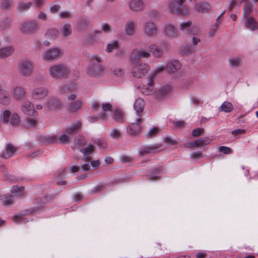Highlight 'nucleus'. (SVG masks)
I'll use <instances>...</instances> for the list:
<instances>
[{
  "label": "nucleus",
  "instance_id": "5fc2aeb1",
  "mask_svg": "<svg viewBox=\"0 0 258 258\" xmlns=\"http://www.w3.org/2000/svg\"><path fill=\"white\" fill-rule=\"evenodd\" d=\"M219 151L224 154H230L232 153V150L230 148L226 146H220L219 148Z\"/></svg>",
  "mask_w": 258,
  "mask_h": 258
},
{
  "label": "nucleus",
  "instance_id": "052dcab7",
  "mask_svg": "<svg viewBox=\"0 0 258 258\" xmlns=\"http://www.w3.org/2000/svg\"><path fill=\"white\" fill-rule=\"evenodd\" d=\"M204 129L202 128H197L192 131V135L194 137H198L203 133Z\"/></svg>",
  "mask_w": 258,
  "mask_h": 258
},
{
  "label": "nucleus",
  "instance_id": "bf43d9fd",
  "mask_svg": "<svg viewBox=\"0 0 258 258\" xmlns=\"http://www.w3.org/2000/svg\"><path fill=\"white\" fill-rule=\"evenodd\" d=\"M110 136L113 139H118L121 137V134L119 131L114 128L110 132Z\"/></svg>",
  "mask_w": 258,
  "mask_h": 258
},
{
  "label": "nucleus",
  "instance_id": "473e14b6",
  "mask_svg": "<svg viewBox=\"0 0 258 258\" xmlns=\"http://www.w3.org/2000/svg\"><path fill=\"white\" fill-rule=\"evenodd\" d=\"M233 109V106L231 103L228 101L224 102L219 108V111L230 112Z\"/></svg>",
  "mask_w": 258,
  "mask_h": 258
},
{
  "label": "nucleus",
  "instance_id": "a18cd8bd",
  "mask_svg": "<svg viewBox=\"0 0 258 258\" xmlns=\"http://www.w3.org/2000/svg\"><path fill=\"white\" fill-rule=\"evenodd\" d=\"M95 149L93 145L89 144L87 147L80 149V151L83 154L84 156H87L91 155Z\"/></svg>",
  "mask_w": 258,
  "mask_h": 258
},
{
  "label": "nucleus",
  "instance_id": "393cba45",
  "mask_svg": "<svg viewBox=\"0 0 258 258\" xmlns=\"http://www.w3.org/2000/svg\"><path fill=\"white\" fill-rule=\"evenodd\" d=\"M212 141V138L207 137L205 138H201L198 140L194 141L192 144L195 147L200 148L209 144Z\"/></svg>",
  "mask_w": 258,
  "mask_h": 258
},
{
  "label": "nucleus",
  "instance_id": "e433bc0d",
  "mask_svg": "<svg viewBox=\"0 0 258 258\" xmlns=\"http://www.w3.org/2000/svg\"><path fill=\"white\" fill-rule=\"evenodd\" d=\"M27 214L28 213L24 214L21 213L19 215H15L13 217V220L17 223H26L29 221V220L27 218L24 217V216Z\"/></svg>",
  "mask_w": 258,
  "mask_h": 258
},
{
  "label": "nucleus",
  "instance_id": "f257e3e1",
  "mask_svg": "<svg viewBox=\"0 0 258 258\" xmlns=\"http://www.w3.org/2000/svg\"><path fill=\"white\" fill-rule=\"evenodd\" d=\"M150 53L143 50L134 49L131 55V60L133 62L132 74L133 77L140 78L145 76L149 71V66L146 63H140L141 58H148Z\"/></svg>",
  "mask_w": 258,
  "mask_h": 258
},
{
  "label": "nucleus",
  "instance_id": "0eeeda50",
  "mask_svg": "<svg viewBox=\"0 0 258 258\" xmlns=\"http://www.w3.org/2000/svg\"><path fill=\"white\" fill-rule=\"evenodd\" d=\"M179 29L186 34L192 35H196L199 32V30L197 27L192 26L191 21L181 23L179 25Z\"/></svg>",
  "mask_w": 258,
  "mask_h": 258
},
{
  "label": "nucleus",
  "instance_id": "c756f323",
  "mask_svg": "<svg viewBox=\"0 0 258 258\" xmlns=\"http://www.w3.org/2000/svg\"><path fill=\"white\" fill-rule=\"evenodd\" d=\"M61 36L64 38H68L72 34V28L69 24L63 25L61 29Z\"/></svg>",
  "mask_w": 258,
  "mask_h": 258
},
{
  "label": "nucleus",
  "instance_id": "49530a36",
  "mask_svg": "<svg viewBox=\"0 0 258 258\" xmlns=\"http://www.w3.org/2000/svg\"><path fill=\"white\" fill-rule=\"evenodd\" d=\"M195 51V47L191 45H186L183 47L182 52L183 54L188 55L194 53Z\"/></svg>",
  "mask_w": 258,
  "mask_h": 258
},
{
  "label": "nucleus",
  "instance_id": "864d4df0",
  "mask_svg": "<svg viewBox=\"0 0 258 258\" xmlns=\"http://www.w3.org/2000/svg\"><path fill=\"white\" fill-rule=\"evenodd\" d=\"M4 179L6 180L12 182H17L18 181V179L16 177L9 174L8 172L5 173Z\"/></svg>",
  "mask_w": 258,
  "mask_h": 258
},
{
  "label": "nucleus",
  "instance_id": "37998d69",
  "mask_svg": "<svg viewBox=\"0 0 258 258\" xmlns=\"http://www.w3.org/2000/svg\"><path fill=\"white\" fill-rule=\"evenodd\" d=\"M31 5V3H28L25 4H23L22 3H20L16 9V12L22 13L24 11H27L30 8Z\"/></svg>",
  "mask_w": 258,
  "mask_h": 258
},
{
  "label": "nucleus",
  "instance_id": "cd10ccee",
  "mask_svg": "<svg viewBox=\"0 0 258 258\" xmlns=\"http://www.w3.org/2000/svg\"><path fill=\"white\" fill-rule=\"evenodd\" d=\"M245 25L247 28L251 31H254L258 29V24L252 17L247 18Z\"/></svg>",
  "mask_w": 258,
  "mask_h": 258
},
{
  "label": "nucleus",
  "instance_id": "2eb2a0df",
  "mask_svg": "<svg viewBox=\"0 0 258 258\" xmlns=\"http://www.w3.org/2000/svg\"><path fill=\"white\" fill-rule=\"evenodd\" d=\"M81 123L77 121L76 123H72L63 128V132L70 136V135H76L81 128Z\"/></svg>",
  "mask_w": 258,
  "mask_h": 258
},
{
  "label": "nucleus",
  "instance_id": "774afa93",
  "mask_svg": "<svg viewBox=\"0 0 258 258\" xmlns=\"http://www.w3.org/2000/svg\"><path fill=\"white\" fill-rule=\"evenodd\" d=\"M246 132V131L243 129H237L233 130L231 132V134L235 136L239 135H242L244 134Z\"/></svg>",
  "mask_w": 258,
  "mask_h": 258
},
{
  "label": "nucleus",
  "instance_id": "9d476101",
  "mask_svg": "<svg viewBox=\"0 0 258 258\" xmlns=\"http://www.w3.org/2000/svg\"><path fill=\"white\" fill-rule=\"evenodd\" d=\"M143 122L141 116L138 117L127 127V133L131 136H135L141 130V123Z\"/></svg>",
  "mask_w": 258,
  "mask_h": 258
},
{
  "label": "nucleus",
  "instance_id": "2f4dec72",
  "mask_svg": "<svg viewBox=\"0 0 258 258\" xmlns=\"http://www.w3.org/2000/svg\"><path fill=\"white\" fill-rule=\"evenodd\" d=\"M119 46V43L117 41H111L107 44L106 51L107 53L111 52L114 50L117 49Z\"/></svg>",
  "mask_w": 258,
  "mask_h": 258
},
{
  "label": "nucleus",
  "instance_id": "6e6d98bb",
  "mask_svg": "<svg viewBox=\"0 0 258 258\" xmlns=\"http://www.w3.org/2000/svg\"><path fill=\"white\" fill-rule=\"evenodd\" d=\"M159 132L158 127H155L150 130L147 134V136L149 138H151L155 136Z\"/></svg>",
  "mask_w": 258,
  "mask_h": 258
},
{
  "label": "nucleus",
  "instance_id": "f03ea898",
  "mask_svg": "<svg viewBox=\"0 0 258 258\" xmlns=\"http://www.w3.org/2000/svg\"><path fill=\"white\" fill-rule=\"evenodd\" d=\"M38 25V22L35 20H27L20 23L19 30L23 34H32L36 32Z\"/></svg>",
  "mask_w": 258,
  "mask_h": 258
},
{
  "label": "nucleus",
  "instance_id": "79ce46f5",
  "mask_svg": "<svg viewBox=\"0 0 258 258\" xmlns=\"http://www.w3.org/2000/svg\"><path fill=\"white\" fill-rule=\"evenodd\" d=\"M2 205L4 206H9L14 204L15 200L13 196L10 195L3 199Z\"/></svg>",
  "mask_w": 258,
  "mask_h": 258
},
{
  "label": "nucleus",
  "instance_id": "a211bd4d",
  "mask_svg": "<svg viewBox=\"0 0 258 258\" xmlns=\"http://www.w3.org/2000/svg\"><path fill=\"white\" fill-rule=\"evenodd\" d=\"M21 110L23 113L29 116H34L36 113L33 104L29 101H25L21 106Z\"/></svg>",
  "mask_w": 258,
  "mask_h": 258
},
{
  "label": "nucleus",
  "instance_id": "f704fd0d",
  "mask_svg": "<svg viewBox=\"0 0 258 258\" xmlns=\"http://www.w3.org/2000/svg\"><path fill=\"white\" fill-rule=\"evenodd\" d=\"M149 49L153 55L156 57H160L163 54L162 50H161L156 44H152L150 45Z\"/></svg>",
  "mask_w": 258,
  "mask_h": 258
},
{
  "label": "nucleus",
  "instance_id": "680f3d73",
  "mask_svg": "<svg viewBox=\"0 0 258 258\" xmlns=\"http://www.w3.org/2000/svg\"><path fill=\"white\" fill-rule=\"evenodd\" d=\"M105 188V185L101 184L94 187L90 191L91 194H95L101 191Z\"/></svg>",
  "mask_w": 258,
  "mask_h": 258
},
{
  "label": "nucleus",
  "instance_id": "4be33fe9",
  "mask_svg": "<svg viewBox=\"0 0 258 258\" xmlns=\"http://www.w3.org/2000/svg\"><path fill=\"white\" fill-rule=\"evenodd\" d=\"M145 104L144 100L141 98H139L136 100L134 105V107L137 112L138 117H142L141 113L143 112L144 109Z\"/></svg>",
  "mask_w": 258,
  "mask_h": 258
},
{
  "label": "nucleus",
  "instance_id": "58836bf2",
  "mask_svg": "<svg viewBox=\"0 0 258 258\" xmlns=\"http://www.w3.org/2000/svg\"><path fill=\"white\" fill-rule=\"evenodd\" d=\"M24 190V187L15 185L13 186L11 189V191L14 196L20 197L23 195Z\"/></svg>",
  "mask_w": 258,
  "mask_h": 258
},
{
  "label": "nucleus",
  "instance_id": "3c124183",
  "mask_svg": "<svg viewBox=\"0 0 258 258\" xmlns=\"http://www.w3.org/2000/svg\"><path fill=\"white\" fill-rule=\"evenodd\" d=\"M58 33L56 29L51 28L47 30L46 35L51 38L55 39L56 38Z\"/></svg>",
  "mask_w": 258,
  "mask_h": 258
},
{
  "label": "nucleus",
  "instance_id": "bb28decb",
  "mask_svg": "<svg viewBox=\"0 0 258 258\" xmlns=\"http://www.w3.org/2000/svg\"><path fill=\"white\" fill-rule=\"evenodd\" d=\"M113 119L117 123L123 122L124 113L119 109L115 110L112 115Z\"/></svg>",
  "mask_w": 258,
  "mask_h": 258
},
{
  "label": "nucleus",
  "instance_id": "72a5a7b5",
  "mask_svg": "<svg viewBox=\"0 0 258 258\" xmlns=\"http://www.w3.org/2000/svg\"><path fill=\"white\" fill-rule=\"evenodd\" d=\"M90 23V20L88 18H82L77 24V28L79 31L84 30L89 25Z\"/></svg>",
  "mask_w": 258,
  "mask_h": 258
},
{
  "label": "nucleus",
  "instance_id": "f8f14e48",
  "mask_svg": "<svg viewBox=\"0 0 258 258\" xmlns=\"http://www.w3.org/2000/svg\"><path fill=\"white\" fill-rule=\"evenodd\" d=\"M12 93L14 99L16 101L23 100L26 95L25 89L20 85L14 86L12 88Z\"/></svg>",
  "mask_w": 258,
  "mask_h": 258
},
{
  "label": "nucleus",
  "instance_id": "aec40b11",
  "mask_svg": "<svg viewBox=\"0 0 258 258\" xmlns=\"http://www.w3.org/2000/svg\"><path fill=\"white\" fill-rule=\"evenodd\" d=\"M171 91V87L166 85L161 87L156 92V96L158 99H162L168 96Z\"/></svg>",
  "mask_w": 258,
  "mask_h": 258
},
{
  "label": "nucleus",
  "instance_id": "09e8293b",
  "mask_svg": "<svg viewBox=\"0 0 258 258\" xmlns=\"http://www.w3.org/2000/svg\"><path fill=\"white\" fill-rule=\"evenodd\" d=\"M12 22V19L10 18L6 17L2 20L0 22V26L3 29L10 27Z\"/></svg>",
  "mask_w": 258,
  "mask_h": 258
},
{
  "label": "nucleus",
  "instance_id": "39448f33",
  "mask_svg": "<svg viewBox=\"0 0 258 258\" xmlns=\"http://www.w3.org/2000/svg\"><path fill=\"white\" fill-rule=\"evenodd\" d=\"M34 63L29 60H23L20 62L19 71L20 74L24 77H29L33 73Z\"/></svg>",
  "mask_w": 258,
  "mask_h": 258
},
{
  "label": "nucleus",
  "instance_id": "f3484780",
  "mask_svg": "<svg viewBox=\"0 0 258 258\" xmlns=\"http://www.w3.org/2000/svg\"><path fill=\"white\" fill-rule=\"evenodd\" d=\"M11 101V96L8 91L4 89L0 84V103L7 106L10 104Z\"/></svg>",
  "mask_w": 258,
  "mask_h": 258
},
{
  "label": "nucleus",
  "instance_id": "5701e85b",
  "mask_svg": "<svg viewBox=\"0 0 258 258\" xmlns=\"http://www.w3.org/2000/svg\"><path fill=\"white\" fill-rule=\"evenodd\" d=\"M16 148L11 144H8L6 146L5 151H4L1 155V157L4 159H8L12 156Z\"/></svg>",
  "mask_w": 258,
  "mask_h": 258
},
{
  "label": "nucleus",
  "instance_id": "13d9d810",
  "mask_svg": "<svg viewBox=\"0 0 258 258\" xmlns=\"http://www.w3.org/2000/svg\"><path fill=\"white\" fill-rule=\"evenodd\" d=\"M27 124L29 127H34L37 124V120L33 118H28L26 119Z\"/></svg>",
  "mask_w": 258,
  "mask_h": 258
},
{
  "label": "nucleus",
  "instance_id": "c03bdc74",
  "mask_svg": "<svg viewBox=\"0 0 258 258\" xmlns=\"http://www.w3.org/2000/svg\"><path fill=\"white\" fill-rule=\"evenodd\" d=\"M75 89V87L71 85H66L62 86L60 90V93L61 94H66L71 92L73 90Z\"/></svg>",
  "mask_w": 258,
  "mask_h": 258
},
{
  "label": "nucleus",
  "instance_id": "de8ad7c7",
  "mask_svg": "<svg viewBox=\"0 0 258 258\" xmlns=\"http://www.w3.org/2000/svg\"><path fill=\"white\" fill-rule=\"evenodd\" d=\"M20 117L17 113H14L12 114L11 119L9 122L13 126L17 125L20 123Z\"/></svg>",
  "mask_w": 258,
  "mask_h": 258
},
{
  "label": "nucleus",
  "instance_id": "412c9836",
  "mask_svg": "<svg viewBox=\"0 0 258 258\" xmlns=\"http://www.w3.org/2000/svg\"><path fill=\"white\" fill-rule=\"evenodd\" d=\"M144 3L142 0H131L128 4L131 10L133 12H139L143 10Z\"/></svg>",
  "mask_w": 258,
  "mask_h": 258
},
{
  "label": "nucleus",
  "instance_id": "1a4fd4ad",
  "mask_svg": "<svg viewBox=\"0 0 258 258\" xmlns=\"http://www.w3.org/2000/svg\"><path fill=\"white\" fill-rule=\"evenodd\" d=\"M61 106V101L56 97H49L44 104V107L47 111H54Z\"/></svg>",
  "mask_w": 258,
  "mask_h": 258
},
{
  "label": "nucleus",
  "instance_id": "8fccbe9b",
  "mask_svg": "<svg viewBox=\"0 0 258 258\" xmlns=\"http://www.w3.org/2000/svg\"><path fill=\"white\" fill-rule=\"evenodd\" d=\"M58 139L60 144H67L70 142V137L64 133L59 136Z\"/></svg>",
  "mask_w": 258,
  "mask_h": 258
},
{
  "label": "nucleus",
  "instance_id": "603ef678",
  "mask_svg": "<svg viewBox=\"0 0 258 258\" xmlns=\"http://www.w3.org/2000/svg\"><path fill=\"white\" fill-rule=\"evenodd\" d=\"M13 5V0H5L2 4L1 8L3 10H8L12 7Z\"/></svg>",
  "mask_w": 258,
  "mask_h": 258
},
{
  "label": "nucleus",
  "instance_id": "4d7b16f0",
  "mask_svg": "<svg viewBox=\"0 0 258 258\" xmlns=\"http://www.w3.org/2000/svg\"><path fill=\"white\" fill-rule=\"evenodd\" d=\"M86 144V142L85 141V138L81 136H78L77 138L76 145L81 147L85 145Z\"/></svg>",
  "mask_w": 258,
  "mask_h": 258
},
{
  "label": "nucleus",
  "instance_id": "c85d7f7f",
  "mask_svg": "<svg viewBox=\"0 0 258 258\" xmlns=\"http://www.w3.org/2000/svg\"><path fill=\"white\" fill-rule=\"evenodd\" d=\"M196 8L198 12L204 13L207 12L211 6L208 3H200L196 4Z\"/></svg>",
  "mask_w": 258,
  "mask_h": 258
},
{
  "label": "nucleus",
  "instance_id": "423d86ee",
  "mask_svg": "<svg viewBox=\"0 0 258 258\" xmlns=\"http://www.w3.org/2000/svg\"><path fill=\"white\" fill-rule=\"evenodd\" d=\"M104 71V67L102 64L93 62L87 68L86 73L91 77L98 78L102 75Z\"/></svg>",
  "mask_w": 258,
  "mask_h": 258
},
{
  "label": "nucleus",
  "instance_id": "dca6fc26",
  "mask_svg": "<svg viewBox=\"0 0 258 258\" xmlns=\"http://www.w3.org/2000/svg\"><path fill=\"white\" fill-rule=\"evenodd\" d=\"M161 145L159 144H153L148 146H143L140 148L139 153L142 156L149 154H154L157 152Z\"/></svg>",
  "mask_w": 258,
  "mask_h": 258
},
{
  "label": "nucleus",
  "instance_id": "ea45409f",
  "mask_svg": "<svg viewBox=\"0 0 258 258\" xmlns=\"http://www.w3.org/2000/svg\"><path fill=\"white\" fill-rule=\"evenodd\" d=\"M81 105L82 102L80 100L73 101L70 104V109L72 112H76L80 109Z\"/></svg>",
  "mask_w": 258,
  "mask_h": 258
},
{
  "label": "nucleus",
  "instance_id": "6e6552de",
  "mask_svg": "<svg viewBox=\"0 0 258 258\" xmlns=\"http://www.w3.org/2000/svg\"><path fill=\"white\" fill-rule=\"evenodd\" d=\"M181 64L178 60H172L168 62L165 67H160L155 69L156 73H160L166 70L169 73H173L180 69Z\"/></svg>",
  "mask_w": 258,
  "mask_h": 258
},
{
  "label": "nucleus",
  "instance_id": "4c0bfd02",
  "mask_svg": "<svg viewBox=\"0 0 258 258\" xmlns=\"http://www.w3.org/2000/svg\"><path fill=\"white\" fill-rule=\"evenodd\" d=\"M11 112L9 110H5L1 113V118L4 123H8L10 121Z\"/></svg>",
  "mask_w": 258,
  "mask_h": 258
},
{
  "label": "nucleus",
  "instance_id": "7ed1b4c3",
  "mask_svg": "<svg viewBox=\"0 0 258 258\" xmlns=\"http://www.w3.org/2000/svg\"><path fill=\"white\" fill-rule=\"evenodd\" d=\"M48 71L50 76L57 79L66 77L69 73L68 67L61 64L51 66L49 67Z\"/></svg>",
  "mask_w": 258,
  "mask_h": 258
},
{
  "label": "nucleus",
  "instance_id": "9b49d317",
  "mask_svg": "<svg viewBox=\"0 0 258 258\" xmlns=\"http://www.w3.org/2000/svg\"><path fill=\"white\" fill-rule=\"evenodd\" d=\"M48 93V89L46 87H36L33 89L31 96L33 99L41 100L46 97Z\"/></svg>",
  "mask_w": 258,
  "mask_h": 258
},
{
  "label": "nucleus",
  "instance_id": "ddd939ff",
  "mask_svg": "<svg viewBox=\"0 0 258 258\" xmlns=\"http://www.w3.org/2000/svg\"><path fill=\"white\" fill-rule=\"evenodd\" d=\"M60 50L58 48L48 49L42 54V58L44 60H52L57 59L60 54Z\"/></svg>",
  "mask_w": 258,
  "mask_h": 258
},
{
  "label": "nucleus",
  "instance_id": "a878e982",
  "mask_svg": "<svg viewBox=\"0 0 258 258\" xmlns=\"http://www.w3.org/2000/svg\"><path fill=\"white\" fill-rule=\"evenodd\" d=\"M164 31L166 34L169 36L177 37L179 36L178 30L173 25H167L165 27Z\"/></svg>",
  "mask_w": 258,
  "mask_h": 258
},
{
  "label": "nucleus",
  "instance_id": "e2e57ef3",
  "mask_svg": "<svg viewBox=\"0 0 258 258\" xmlns=\"http://www.w3.org/2000/svg\"><path fill=\"white\" fill-rule=\"evenodd\" d=\"M112 108L111 104L109 103H104L102 104V109L104 111H111Z\"/></svg>",
  "mask_w": 258,
  "mask_h": 258
},
{
  "label": "nucleus",
  "instance_id": "0e129e2a",
  "mask_svg": "<svg viewBox=\"0 0 258 258\" xmlns=\"http://www.w3.org/2000/svg\"><path fill=\"white\" fill-rule=\"evenodd\" d=\"M119 159L122 163H129L132 161V158L126 155H121Z\"/></svg>",
  "mask_w": 258,
  "mask_h": 258
},
{
  "label": "nucleus",
  "instance_id": "69168bd1",
  "mask_svg": "<svg viewBox=\"0 0 258 258\" xmlns=\"http://www.w3.org/2000/svg\"><path fill=\"white\" fill-rule=\"evenodd\" d=\"M65 172V169H62L59 171H58L55 174H54V178H64V176H63V174Z\"/></svg>",
  "mask_w": 258,
  "mask_h": 258
},
{
  "label": "nucleus",
  "instance_id": "6ab92c4d",
  "mask_svg": "<svg viewBox=\"0 0 258 258\" xmlns=\"http://www.w3.org/2000/svg\"><path fill=\"white\" fill-rule=\"evenodd\" d=\"M137 22L133 20H128L124 25V32L128 36H132L135 33Z\"/></svg>",
  "mask_w": 258,
  "mask_h": 258
},
{
  "label": "nucleus",
  "instance_id": "b1692460",
  "mask_svg": "<svg viewBox=\"0 0 258 258\" xmlns=\"http://www.w3.org/2000/svg\"><path fill=\"white\" fill-rule=\"evenodd\" d=\"M14 49L13 47L8 46L0 48V58L6 59L13 54Z\"/></svg>",
  "mask_w": 258,
  "mask_h": 258
},
{
  "label": "nucleus",
  "instance_id": "4468645a",
  "mask_svg": "<svg viewBox=\"0 0 258 258\" xmlns=\"http://www.w3.org/2000/svg\"><path fill=\"white\" fill-rule=\"evenodd\" d=\"M143 32L146 35L153 37L157 34V29L154 23L147 21L143 25Z\"/></svg>",
  "mask_w": 258,
  "mask_h": 258
},
{
  "label": "nucleus",
  "instance_id": "338daca9",
  "mask_svg": "<svg viewBox=\"0 0 258 258\" xmlns=\"http://www.w3.org/2000/svg\"><path fill=\"white\" fill-rule=\"evenodd\" d=\"M95 143L101 149H105L107 147L106 142L103 140H98Z\"/></svg>",
  "mask_w": 258,
  "mask_h": 258
},
{
  "label": "nucleus",
  "instance_id": "a19ab883",
  "mask_svg": "<svg viewBox=\"0 0 258 258\" xmlns=\"http://www.w3.org/2000/svg\"><path fill=\"white\" fill-rule=\"evenodd\" d=\"M241 59L239 57H234L229 59V65L231 67L237 68L240 66Z\"/></svg>",
  "mask_w": 258,
  "mask_h": 258
},
{
  "label": "nucleus",
  "instance_id": "20e7f679",
  "mask_svg": "<svg viewBox=\"0 0 258 258\" xmlns=\"http://www.w3.org/2000/svg\"><path fill=\"white\" fill-rule=\"evenodd\" d=\"M185 0H178L172 2L170 5V10L172 14L185 16L188 13L187 8L183 5Z\"/></svg>",
  "mask_w": 258,
  "mask_h": 258
},
{
  "label": "nucleus",
  "instance_id": "c9c22d12",
  "mask_svg": "<svg viewBox=\"0 0 258 258\" xmlns=\"http://www.w3.org/2000/svg\"><path fill=\"white\" fill-rule=\"evenodd\" d=\"M248 0H243L242 2H246L243 7V16L247 18L252 9L253 5L249 2H247Z\"/></svg>",
  "mask_w": 258,
  "mask_h": 258
},
{
  "label": "nucleus",
  "instance_id": "7c9ffc66",
  "mask_svg": "<svg viewBox=\"0 0 258 258\" xmlns=\"http://www.w3.org/2000/svg\"><path fill=\"white\" fill-rule=\"evenodd\" d=\"M40 141L44 144H52L57 142L56 136H43L41 137Z\"/></svg>",
  "mask_w": 258,
  "mask_h": 258
}]
</instances>
